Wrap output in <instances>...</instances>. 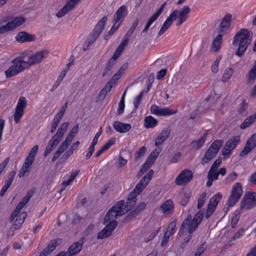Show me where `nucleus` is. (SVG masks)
<instances>
[{
    "mask_svg": "<svg viewBox=\"0 0 256 256\" xmlns=\"http://www.w3.org/2000/svg\"><path fill=\"white\" fill-rule=\"evenodd\" d=\"M34 161V159L28 156L26 157L24 164L18 172V176L20 178H22L24 176L26 172L28 170L29 168L32 164Z\"/></svg>",
    "mask_w": 256,
    "mask_h": 256,
    "instance_id": "obj_31",
    "label": "nucleus"
},
{
    "mask_svg": "<svg viewBox=\"0 0 256 256\" xmlns=\"http://www.w3.org/2000/svg\"><path fill=\"white\" fill-rule=\"evenodd\" d=\"M256 205V192L246 194L240 202V210H250Z\"/></svg>",
    "mask_w": 256,
    "mask_h": 256,
    "instance_id": "obj_9",
    "label": "nucleus"
},
{
    "mask_svg": "<svg viewBox=\"0 0 256 256\" xmlns=\"http://www.w3.org/2000/svg\"><path fill=\"white\" fill-rule=\"evenodd\" d=\"M256 120V112L248 116L244 122L240 124V128L242 129H245L250 126Z\"/></svg>",
    "mask_w": 256,
    "mask_h": 256,
    "instance_id": "obj_36",
    "label": "nucleus"
},
{
    "mask_svg": "<svg viewBox=\"0 0 256 256\" xmlns=\"http://www.w3.org/2000/svg\"><path fill=\"white\" fill-rule=\"evenodd\" d=\"M80 0H69L56 14L58 18H62L73 10Z\"/></svg>",
    "mask_w": 256,
    "mask_h": 256,
    "instance_id": "obj_17",
    "label": "nucleus"
},
{
    "mask_svg": "<svg viewBox=\"0 0 256 256\" xmlns=\"http://www.w3.org/2000/svg\"><path fill=\"white\" fill-rule=\"evenodd\" d=\"M107 20V17L106 16H103L98 22V24L92 31L90 36L94 38L95 40H96L103 30Z\"/></svg>",
    "mask_w": 256,
    "mask_h": 256,
    "instance_id": "obj_18",
    "label": "nucleus"
},
{
    "mask_svg": "<svg viewBox=\"0 0 256 256\" xmlns=\"http://www.w3.org/2000/svg\"><path fill=\"white\" fill-rule=\"evenodd\" d=\"M222 198V194L220 192H218L214 195L210 199L205 214V216L206 218H208L212 215L213 212H214L218 202L221 200Z\"/></svg>",
    "mask_w": 256,
    "mask_h": 256,
    "instance_id": "obj_11",
    "label": "nucleus"
},
{
    "mask_svg": "<svg viewBox=\"0 0 256 256\" xmlns=\"http://www.w3.org/2000/svg\"><path fill=\"white\" fill-rule=\"evenodd\" d=\"M26 216V213L25 212H23L20 214L17 217H16V219L14 220L11 228H13L14 230L18 229L24 222Z\"/></svg>",
    "mask_w": 256,
    "mask_h": 256,
    "instance_id": "obj_32",
    "label": "nucleus"
},
{
    "mask_svg": "<svg viewBox=\"0 0 256 256\" xmlns=\"http://www.w3.org/2000/svg\"><path fill=\"white\" fill-rule=\"evenodd\" d=\"M62 242V240L61 238L52 240L48 246L42 250L40 256H48L52 252L55 250L56 246L60 245Z\"/></svg>",
    "mask_w": 256,
    "mask_h": 256,
    "instance_id": "obj_21",
    "label": "nucleus"
},
{
    "mask_svg": "<svg viewBox=\"0 0 256 256\" xmlns=\"http://www.w3.org/2000/svg\"><path fill=\"white\" fill-rule=\"evenodd\" d=\"M161 150H162L160 148H157L154 149L147 158L146 160L147 163H149L150 165H152Z\"/></svg>",
    "mask_w": 256,
    "mask_h": 256,
    "instance_id": "obj_35",
    "label": "nucleus"
},
{
    "mask_svg": "<svg viewBox=\"0 0 256 256\" xmlns=\"http://www.w3.org/2000/svg\"><path fill=\"white\" fill-rule=\"evenodd\" d=\"M222 34H218L214 40L212 44V48L214 51H218L220 48L221 44L222 43Z\"/></svg>",
    "mask_w": 256,
    "mask_h": 256,
    "instance_id": "obj_39",
    "label": "nucleus"
},
{
    "mask_svg": "<svg viewBox=\"0 0 256 256\" xmlns=\"http://www.w3.org/2000/svg\"><path fill=\"white\" fill-rule=\"evenodd\" d=\"M174 204L171 200L165 201L160 206V210L166 214H172L174 210Z\"/></svg>",
    "mask_w": 256,
    "mask_h": 256,
    "instance_id": "obj_26",
    "label": "nucleus"
},
{
    "mask_svg": "<svg viewBox=\"0 0 256 256\" xmlns=\"http://www.w3.org/2000/svg\"><path fill=\"white\" fill-rule=\"evenodd\" d=\"M157 120L152 116L146 117L144 126L146 128H152L157 125Z\"/></svg>",
    "mask_w": 256,
    "mask_h": 256,
    "instance_id": "obj_37",
    "label": "nucleus"
},
{
    "mask_svg": "<svg viewBox=\"0 0 256 256\" xmlns=\"http://www.w3.org/2000/svg\"><path fill=\"white\" fill-rule=\"evenodd\" d=\"M170 132L169 128H163L160 134L156 138L154 142V145L156 146L161 145L168 138Z\"/></svg>",
    "mask_w": 256,
    "mask_h": 256,
    "instance_id": "obj_24",
    "label": "nucleus"
},
{
    "mask_svg": "<svg viewBox=\"0 0 256 256\" xmlns=\"http://www.w3.org/2000/svg\"><path fill=\"white\" fill-rule=\"evenodd\" d=\"M241 210H236L232 217L231 226L232 228L236 226L237 223L239 220L240 216Z\"/></svg>",
    "mask_w": 256,
    "mask_h": 256,
    "instance_id": "obj_41",
    "label": "nucleus"
},
{
    "mask_svg": "<svg viewBox=\"0 0 256 256\" xmlns=\"http://www.w3.org/2000/svg\"><path fill=\"white\" fill-rule=\"evenodd\" d=\"M206 192H202L200 194V197L198 200V209L200 208L204 205L206 200Z\"/></svg>",
    "mask_w": 256,
    "mask_h": 256,
    "instance_id": "obj_52",
    "label": "nucleus"
},
{
    "mask_svg": "<svg viewBox=\"0 0 256 256\" xmlns=\"http://www.w3.org/2000/svg\"><path fill=\"white\" fill-rule=\"evenodd\" d=\"M248 107V104L246 102V100H242V102L240 105L238 112L240 114L243 116H246L247 114L246 108Z\"/></svg>",
    "mask_w": 256,
    "mask_h": 256,
    "instance_id": "obj_49",
    "label": "nucleus"
},
{
    "mask_svg": "<svg viewBox=\"0 0 256 256\" xmlns=\"http://www.w3.org/2000/svg\"><path fill=\"white\" fill-rule=\"evenodd\" d=\"M68 124V122H65L64 123H62L60 125V128H58L57 132H56V134L59 137L62 138L64 132H66L67 130Z\"/></svg>",
    "mask_w": 256,
    "mask_h": 256,
    "instance_id": "obj_43",
    "label": "nucleus"
},
{
    "mask_svg": "<svg viewBox=\"0 0 256 256\" xmlns=\"http://www.w3.org/2000/svg\"><path fill=\"white\" fill-rule=\"evenodd\" d=\"M153 170H150L136 185L134 189L129 194L126 202L132 208L136 204V198L145 188L154 174Z\"/></svg>",
    "mask_w": 256,
    "mask_h": 256,
    "instance_id": "obj_3",
    "label": "nucleus"
},
{
    "mask_svg": "<svg viewBox=\"0 0 256 256\" xmlns=\"http://www.w3.org/2000/svg\"><path fill=\"white\" fill-rule=\"evenodd\" d=\"M68 146L62 142L59 146L56 152L54 154L52 159V162H55L60 156L64 152Z\"/></svg>",
    "mask_w": 256,
    "mask_h": 256,
    "instance_id": "obj_38",
    "label": "nucleus"
},
{
    "mask_svg": "<svg viewBox=\"0 0 256 256\" xmlns=\"http://www.w3.org/2000/svg\"><path fill=\"white\" fill-rule=\"evenodd\" d=\"M206 138V134L198 140L192 141V143L193 144V147L196 150L200 149L204 144Z\"/></svg>",
    "mask_w": 256,
    "mask_h": 256,
    "instance_id": "obj_40",
    "label": "nucleus"
},
{
    "mask_svg": "<svg viewBox=\"0 0 256 256\" xmlns=\"http://www.w3.org/2000/svg\"><path fill=\"white\" fill-rule=\"evenodd\" d=\"M232 16V14H227L222 18L218 28V30L220 33L225 34L228 30L230 26Z\"/></svg>",
    "mask_w": 256,
    "mask_h": 256,
    "instance_id": "obj_23",
    "label": "nucleus"
},
{
    "mask_svg": "<svg viewBox=\"0 0 256 256\" xmlns=\"http://www.w3.org/2000/svg\"><path fill=\"white\" fill-rule=\"evenodd\" d=\"M25 22V18L22 16H18L14 18L6 24L0 26V34L14 30L16 27L22 24Z\"/></svg>",
    "mask_w": 256,
    "mask_h": 256,
    "instance_id": "obj_10",
    "label": "nucleus"
},
{
    "mask_svg": "<svg viewBox=\"0 0 256 256\" xmlns=\"http://www.w3.org/2000/svg\"><path fill=\"white\" fill-rule=\"evenodd\" d=\"M242 194V184L240 182H236L233 186L230 196L228 200L227 204L228 206H234L238 201Z\"/></svg>",
    "mask_w": 256,
    "mask_h": 256,
    "instance_id": "obj_8",
    "label": "nucleus"
},
{
    "mask_svg": "<svg viewBox=\"0 0 256 256\" xmlns=\"http://www.w3.org/2000/svg\"><path fill=\"white\" fill-rule=\"evenodd\" d=\"M78 124L74 126L70 130V132L67 135L66 140L63 142L67 146H69L72 140L74 139L75 134L78 132Z\"/></svg>",
    "mask_w": 256,
    "mask_h": 256,
    "instance_id": "obj_34",
    "label": "nucleus"
},
{
    "mask_svg": "<svg viewBox=\"0 0 256 256\" xmlns=\"http://www.w3.org/2000/svg\"><path fill=\"white\" fill-rule=\"evenodd\" d=\"M28 106L27 100L24 96H20L14 112V120L16 124H18L24 114V109Z\"/></svg>",
    "mask_w": 256,
    "mask_h": 256,
    "instance_id": "obj_7",
    "label": "nucleus"
},
{
    "mask_svg": "<svg viewBox=\"0 0 256 256\" xmlns=\"http://www.w3.org/2000/svg\"><path fill=\"white\" fill-rule=\"evenodd\" d=\"M193 178L192 172L188 170H182L175 180V183L178 186L185 185L189 182Z\"/></svg>",
    "mask_w": 256,
    "mask_h": 256,
    "instance_id": "obj_12",
    "label": "nucleus"
},
{
    "mask_svg": "<svg viewBox=\"0 0 256 256\" xmlns=\"http://www.w3.org/2000/svg\"><path fill=\"white\" fill-rule=\"evenodd\" d=\"M190 194L189 193H184L182 199L180 201L182 206H185L190 200Z\"/></svg>",
    "mask_w": 256,
    "mask_h": 256,
    "instance_id": "obj_58",
    "label": "nucleus"
},
{
    "mask_svg": "<svg viewBox=\"0 0 256 256\" xmlns=\"http://www.w3.org/2000/svg\"><path fill=\"white\" fill-rule=\"evenodd\" d=\"M240 142V138L238 136L232 137L226 144L224 147L222 149V152L224 156H229L231 154V152L234 149L236 146Z\"/></svg>",
    "mask_w": 256,
    "mask_h": 256,
    "instance_id": "obj_13",
    "label": "nucleus"
},
{
    "mask_svg": "<svg viewBox=\"0 0 256 256\" xmlns=\"http://www.w3.org/2000/svg\"><path fill=\"white\" fill-rule=\"evenodd\" d=\"M158 18H156L153 14L149 18L147 23L146 24L144 28L146 30H148L150 27L152 25V24Z\"/></svg>",
    "mask_w": 256,
    "mask_h": 256,
    "instance_id": "obj_60",
    "label": "nucleus"
},
{
    "mask_svg": "<svg viewBox=\"0 0 256 256\" xmlns=\"http://www.w3.org/2000/svg\"><path fill=\"white\" fill-rule=\"evenodd\" d=\"M84 242L83 238H82L78 242L72 244L68 249L66 252L68 256H73L79 253L82 248Z\"/></svg>",
    "mask_w": 256,
    "mask_h": 256,
    "instance_id": "obj_22",
    "label": "nucleus"
},
{
    "mask_svg": "<svg viewBox=\"0 0 256 256\" xmlns=\"http://www.w3.org/2000/svg\"><path fill=\"white\" fill-rule=\"evenodd\" d=\"M203 218L204 212L201 211H199L194 215V218L192 220V224L191 225V228L190 230V234L194 232L198 224L200 223Z\"/></svg>",
    "mask_w": 256,
    "mask_h": 256,
    "instance_id": "obj_29",
    "label": "nucleus"
},
{
    "mask_svg": "<svg viewBox=\"0 0 256 256\" xmlns=\"http://www.w3.org/2000/svg\"><path fill=\"white\" fill-rule=\"evenodd\" d=\"M152 114L160 116H167L176 114L177 110H172L168 108H161L156 105H152L150 108Z\"/></svg>",
    "mask_w": 256,
    "mask_h": 256,
    "instance_id": "obj_14",
    "label": "nucleus"
},
{
    "mask_svg": "<svg viewBox=\"0 0 256 256\" xmlns=\"http://www.w3.org/2000/svg\"><path fill=\"white\" fill-rule=\"evenodd\" d=\"M62 138L55 134L49 142L48 145L54 148L58 144Z\"/></svg>",
    "mask_w": 256,
    "mask_h": 256,
    "instance_id": "obj_45",
    "label": "nucleus"
},
{
    "mask_svg": "<svg viewBox=\"0 0 256 256\" xmlns=\"http://www.w3.org/2000/svg\"><path fill=\"white\" fill-rule=\"evenodd\" d=\"M126 94V90L123 94L121 100L119 102L118 104V114L120 115L122 114L124 108V97Z\"/></svg>",
    "mask_w": 256,
    "mask_h": 256,
    "instance_id": "obj_51",
    "label": "nucleus"
},
{
    "mask_svg": "<svg viewBox=\"0 0 256 256\" xmlns=\"http://www.w3.org/2000/svg\"><path fill=\"white\" fill-rule=\"evenodd\" d=\"M22 208L23 207L21 206L20 204H18L16 208L15 209V210L14 211V212L10 216V222H12L16 218V217H17V216L19 215L18 214L20 213Z\"/></svg>",
    "mask_w": 256,
    "mask_h": 256,
    "instance_id": "obj_53",
    "label": "nucleus"
},
{
    "mask_svg": "<svg viewBox=\"0 0 256 256\" xmlns=\"http://www.w3.org/2000/svg\"><path fill=\"white\" fill-rule=\"evenodd\" d=\"M190 12V8L188 6H184L180 12H178L177 17L178 18L176 23L177 26L181 25L184 21H186L188 18V15Z\"/></svg>",
    "mask_w": 256,
    "mask_h": 256,
    "instance_id": "obj_25",
    "label": "nucleus"
},
{
    "mask_svg": "<svg viewBox=\"0 0 256 256\" xmlns=\"http://www.w3.org/2000/svg\"><path fill=\"white\" fill-rule=\"evenodd\" d=\"M128 40H129L128 38H126V37L124 36V40L120 43V44L118 46V48H117L116 50L118 51H119L120 52H122V51L124 46H126L127 44L128 43Z\"/></svg>",
    "mask_w": 256,
    "mask_h": 256,
    "instance_id": "obj_64",
    "label": "nucleus"
},
{
    "mask_svg": "<svg viewBox=\"0 0 256 256\" xmlns=\"http://www.w3.org/2000/svg\"><path fill=\"white\" fill-rule=\"evenodd\" d=\"M238 174L236 172H232L226 178V183H230L234 181L237 178Z\"/></svg>",
    "mask_w": 256,
    "mask_h": 256,
    "instance_id": "obj_61",
    "label": "nucleus"
},
{
    "mask_svg": "<svg viewBox=\"0 0 256 256\" xmlns=\"http://www.w3.org/2000/svg\"><path fill=\"white\" fill-rule=\"evenodd\" d=\"M146 206V204L142 202L138 204L136 207L130 211L128 215L126 216V220L130 221L131 219L135 218L138 214L142 210H144Z\"/></svg>",
    "mask_w": 256,
    "mask_h": 256,
    "instance_id": "obj_28",
    "label": "nucleus"
},
{
    "mask_svg": "<svg viewBox=\"0 0 256 256\" xmlns=\"http://www.w3.org/2000/svg\"><path fill=\"white\" fill-rule=\"evenodd\" d=\"M117 222L106 224V227L98 233L97 238L98 239H103L111 235L114 229L117 226Z\"/></svg>",
    "mask_w": 256,
    "mask_h": 256,
    "instance_id": "obj_19",
    "label": "nucleus"
},
{
    "mask_svg": "<svg viewBox=\"0 0 256 256\" xmlns=\"http://www.w3.org/2000/svg\"><path fill=\"white\" fill-rule=\"evenodd\" d=\"M49 52L46 50L38 51L34 54L26 56V52L22 54V60H25L26 63L27 64L28 68L30 66L37 64L40 63L44 58H46L48 56Z\"/></svg>",
    "mask_w": 256,
    "mask_h": 256,
    "instance_id": "obj_5",
    "label": "nucleus"
},
{
    "mask_svg": "<svg viewBox=\"0 0 256 256\" xmlns=\"http://www.w3.org/2000/svg\"><path fill=\"white\" fill-rule=\"evenodd\" d=\"M16 40L20 42H30L35 40V36L25 32H21L18 34Z\"/></svg>",
    "mask_w": 256,
    "mask_h": 256,
    "instance_id": "obj_30",
    "label": "nucleus"
},
{
    "mask_svg": "<svg viewBox=\"0 0 256 256\" xmlns=\"http://www.w3.org/2000/svg\"><path fill=\"white\" fill-rule=\"evenodd\" d=\"M115 63L113 62L110 60L106 64V68L104 70L102 76L103 77L110 74V72L112 70V67L114 65Z\"/></svg>",
    "mask_w": 256,
    "mask_h": 256,
    "instance_id": "obj_48",
    "label": "nucleus"
},
{
    "mask_svg": "<svg viewBox=\"0 0 256 256\" xmlns=\"http://www.w3.org/2000/svg\"><path fill=\"white\" fill-rule=\"evenodd\" d=\"M12 64L5 72L6 78H10L14 76L24 70L28 68L25 60L22 57L16 58L12 60Z\"/></svg>",
    "mask_w": 256,
    "mask_h": 256,
    "instance_id": "obj_4",
    "label": "nucleus"
},
{
    "mask_svg": "<svg viewBox=\"0 0 256 256\" xmlns=\"http://www.w3.org/2000/svg\"><path fill=\"white\" fill-rule=\"evenodd\" d=\"M233 74V70L232 68H227L224 71V72L222 77V81L223 82H228L230 78Z\"/></svg>",
    "mask_w": 256,
    "mask_h": 256,
    "instance_id": "obj_44",
    "label": "nucleus"
},
{
    "mask_svg": "<svg viewBox=\"0 0 256 256\" xmlns=\"http://www.w3.org/2000/svg\"><path fill=\"white\" fill-rule=\"evenodd\" d=\"M22 208L23 207L21 206L20 204H18L16 208L15 209V210L14 211V212L10 216V222H12L16 218V217H17V216L19 215L18 214L20 213Z\"/></svg>",
    "mask_w": 256,
    "mask_h": 256,
    "instance_id": "obj_54",
    "label": "nucleus"
},
{
    "mask_svg": "<svg viewBox=\"0 0 256 256\" xmlns=\"http://www.w3.org/2000/svg\"><path fill=\"white\" fill-rule=\"evenodd\" d=\"M146 148L143 146L140 147L134 154V160L138 162L146 152Z\"/></svg>",
    "mask_w": 256,
    "mask_h": 256,
    "instance_id": "obj_46",
    "label": "nucleus"
},
{
    "mask_svg": "<svg viewBox=\"0 0 256 256\" xmlns=\"http://www.w3.org/2000/svg\"><path fill=\"white\" fill-rule=\"evenodd\" d=\"M224 142L221 140H214L205 152L201 163L204 165L208 162L218 152L222 146Z\"/></svg>",
    "mask_w": 256,
    "mask_h": 256,
    "instance_id": "obj_6",
    "label": "nucleus"
},
{
    "mask_svg": "<svg viewBox=\"0 0 256 256\" xmlns=\"http://www.w3.org/2000/svg\"><path fill=\"white\" fill-rule=\"evenodd\" d=\"M12 183L5 181L4 184L0 192V196H4L5 192H6L7 190L10 186Z\"/></svg>",
    "mask_w": 256,
    "mask_h": 256,
    "instance_id": "obj_63",
    "label": "nucleus"
},
{
    "mask_svg": "<svg viewBox=\"0 0 256 256\" xmlns=\"http://www.w3.org/2000/svg\"><path fill=\"white\" fill-rule=\"evenodd\" d=\"M256 146V132L249 138L243 150L240 153V156L244 157Z\"/></svg>",
    "mask_w": 256,
    "mask_h": 256,
    "instance_id": "obj_15",
    "label": "nucleus"
},
{
    "mask_svg": "<svg viewBox=\"0 0 256 256\" xmlns=\"http://www.w3.org/2000/svg\"><path fill=\"white\" fill-rule=\"evenodd\" d=\"M252 35V32L245 28L240 29L236 33L232 42L234 46H238L236 55L240 57L244 55L251 42Z\"/></svg>",
    "mask_w": 256,
    "mask_h": 256,
    "instance_id": "obj_1",
    "label": "nucleus"
},
{
    "mask_svg": "<svg viewBox=\"0 0 256 256\" xmlns=\"http://www.w3.org/2000/svg\"><path fill=\"white\" fill-rule=\"evenodd\" d=\"M113 128L120 133H125L129 131L132 126L129 124L121 122L119 121H115L112 124Z\"/></svg>",
    "mask_w": 256,
    "mask_h": 256,
    "instance_id": "obj_27",
    "label": "nucleus"
},
{
    "mask_svg": "<svg viewBox=\"0 0 256 256\" xmlns=\"http://www.w3.org/2000/svg\"><path fill=\"white\" fill-rule=\"evenodd\" d=\"M218 174L216 170H212L210 168L208 172L207 178H211L215 180L218 178Z\"/></svg>",
    "mask_w": 256,
    "mask_h": 256,
    "instance_id": "obj_55",
    "label": "nucleus"
},
{
    "mask_svg": "<svg viewBox=\"0 0 256 256\" xmlns=\"http://www.w3.org/2000/svg\"><path fill=\"white\" fill-rule=\"evenodd\" d=\"M32 196V195L30 193H28L26 195L22 198V200L19 202L18 204H20L22 207L24 206L30 200Z\"/></svg>",
    "mask_w": 256,
    "mask_h": 256,
    "instance_id": "obj_57",
    "label": "nucleus"
},
{
    "mask_svg": "<svg viewBox=\"0 0 256 256\" xmlns=\"http://www.w3.org/2000/svg\"><path fill=\"white\" fill-rule=\"evenodd\" d=\"M138 22L139 20L138 18H136L132 23L129 30H128V32H126L124 36L125 37L128 38L132 36V34L133 33V32L136 28V26H138Z\"/></svg>",
    "mask_w": 256,
    "mask_h": 256,
    "instance_id": "obj_50",
    "label": "nucleus"
},
{
    "mask_svg": "<svg viewBox=\"0 0 256 256\" xmlns=\"http://www.w3.org/2000/svg\"><path fill=\"white\" fill-rule=\"evenodd\" d=\"M177 220H174V221L170 222L168 226L166 232L168 233L169 236H172L175 232Z\"/></svg>",
    "mask_w": 256,
    "mask_h": 256,
    "instance_id": "obj_47",
    "label": "nucleus"
},
{
    "mask_svg": "<svg viewBox=\"0 0 256 256\" xmlns=\"http://www.w3.org/2000/svg\"><path fill=\"white\" fill-rule=\"evenodd\" d=\"M38 145H35L34 146V147L31 149L28 156L34 160V158L38 152Z\"/></svg>",
    "mask_w": 256,
    "mask_h": 256,
    "instance_id": "obj_62",
    "label": "nucleus"
},
{
    "mask_svg": "<svg viewBox=\"0 0 256 256\" xmlns=\"http://www.w3.org/2000/svg\"><path fill=\"white\" fill-rule=\"evenodd\" d=\"M144 92V91L141 92L136 97V98L134 101V108L136 110L138 108V106L139 104L142 99Z\"/></svg>",
    "mask_w": 256,
    "mask_h": 256,
    "instance_id": "obj_59",
    "label": "nucleus"
},
{
    "mask_svg": "<svg viewBox=\"0 0 256 256\" xmlns=\"http://www.w3.org/2000/svg\"><path fill=\"white\" fill-rule=\"evenodd\" d=\"M131 208L132 207L128 204V202H126V204H124V200L117 202L107 212L104 218V224H106L116 222L115 220L118 216L124 214Z\"/></svg>",
    "mask_w": 256,
    "mask_h": 256,
    "instance_id": "obj_2",
    "label": "nucleus"
},
{
    "mask_svg": "<svg viewBox=\"0 0 256 256\" xmlns=\"http://www.w3.org/2000/svg\"><path fill=\"white\" fill-rule=\"evenodd\" d=\"M211 100V97L210 96H208L204 100L202 104L201 105H202V107L204 108L203 111L207 110L210 108V101Z\"/></svg>",
    "mask_w": 256,
    "mask_h": 256,
    "instance_id": "obj_56",
    "label": "nucleus"
},
{
    "mask_svg": "<svg viewBox=\"0 0 256 256\" xmlns=\"http://www.w3.org/2000/svg\"><path fill=\"white\" fill-rule=\"evenodd\" d=\"M192 224V216L190 214H188L186 218L184 219L182 222L181 228L178 232L179 234H183L184 232L187 229L188 230V232L190 233V230L191 228Z\"/></svg>",
    "mask_w": 256,
    "mask_h": 256,
    "instance_id": "obj_33",
    "label": "nucleus"
},
{
    "mask_svg": "<svg viewBox=\"0 0 256 256\" xmlns=\"http://www.w3.org/2000/svg\"><path fill=\"white\" fill-rule=\"evenodd\" d=\"M256 78V60L254 65L250 70L248 73V82L252 83Z\"/></svg>",
    "mask_w": 256,
    "mask_h": 256,
    "instance_id": "obj_42",
    "label": "nucleus"
},
{
    "mask_svg": "<svg viewBox=\"0 0 256 256\" xmlns=\"http://www.w3.org/2000/svg\"><path fill=\"white\" fill-rule=\"evenodd\" d=\"M127 14L128 10L126 6L125 5L122 6L118 9L114 14L113 22L116 24L117 22H119L118 24H120V25L124 18L127 16Z\"/></svg>",
    "mask_w": 256,
    "mask_h": 256,
    "instance_id": "obj_20",
    "label": "nucleus"
},
{
    "mask_svg": "<svg viewBox=\"0 0 256 256\" xmlns=\"http://www.w3.org/2000/svg\"><path fill=\"white\" fill-rule=\"evenodd\" d=\"M178 14V10H174L169 16L164 21L162 27L158 32V36L162 35L165 32H166L168 28L170 26L173 22V21L176 18Z\"/></svg>",
    "mask_w": 256,
    "mask_h": 256,
    "instance_id": "obj_16",
    "label": "nucleus"
}]
</instances>
